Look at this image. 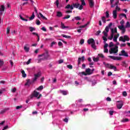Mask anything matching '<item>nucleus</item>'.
Listing matches in <instances>:
<instances>
[{"instance_id":"6ab92c4d","label":"nucleus","mask_w":130,"mask_h":130,"mask_svg":"<svg viewBox=\"0 0 130 130\" xmlns=\"http://www.w3.org/2000/svg\"><path fill=\"white\" fill-rule=\"evenodd\" d=\"M26 81H27V82L24 84L25 86H30V85L32 84V81H31V80L27 79Z\"/></svg>"},{"instance_id":"20e7f679","label":"nucleus","mask_w":130,"mask_h":130,"mask_svg":"<svg viewBox=\"0 0 130 130\" xmlns=\"http://www.w3.org/2000/svg\"><path fill=\"white\" fill-rule=\"evenodd\" d=\"M87 43L88 44H91V47L94 50H96L97 49V48L96 47V43L95 42V40H93V39H89L87 40Z\"/></svg>"},{"instance_id":"e433bc0d","label":"nucleus","mask_w":130,"mask_h":130,"mask_svg":"<svg viewBox=\"0 0 130 130\" xmlns=\"http://www.w3.org/2000/svg\"><path fill=\"white\" fill-rule=\"evenodd\" d=\"M125 27H126V28H129L130 27L129 22L127 21L126 22V25H125Z\"/></svg>"},{"instance_id":"ddd939ff","label":"nucleus","mask_w":130,"mask_h":130,"mask_svg":"<svg viewBox=\"0 0 130 130\" xmlns=\"http://www.w3.org/2000/svg\"><path fill=\"white\" fill-rule=\"evenodd\" d=\"M117 102L119 103L118 105H117V107L118 109H121V108H122V106H123L122 101H117Z\"/></svg>"},{"instance_id":"e2e57ef3","label":"nucleus","mask_w":130,"mask_h":130,"mask_svg":"<svg viewBox=\"0 0 130 130\" xmlns=\"http://www.w3.org/2000/svg\"><path fill=\"white\" fill-rule=\"evenodd\" d=\"M30 62H31V59H29L28 61L26 62V64H30Z\"/></svg>"},{"instance_id":"cd10ccee","label":"nucleus","mask_w":130,"mask_h":130,"mask_svg":"<svg viewBox=\"0 0 130 130\" xmlns=\"http://www.w3.org/2000/svg\"><path fill=\"white\" fill-rule=\"evenodd\" d=\"M24 49L26 52H29V48L27 46H24Z\"/></svg>"},{"instance_id":"a211bd4d","label":"nucleus","mask_w":130,"mask_h":130,"mask_svg":"<svg viewBox=\"0 0 130 130\" xmlns=\"http://www.w3.org/2000/svg\"><path fill=\"white\" fill-rule=\"evenodd\" d=\"M85 73L87 75H92V73L91 72V69L90 68L86 69Z\"/></svg>"},{"instance_id":"5701e85b","label":"nucleus","mask_w":130,"mask_h":130,"mask_svg":"<svg viewBox=\"0 0 130 130\" xmlns=\"http://www.w3.org/2000/svg\"><path fill=\"white\" fill-rule=\"evenodd\" d=\"M21 74L22 75V77L23 78H26L27 77V74H26V73H25V71L22 70L21 71Z\"/></svg>"},{"instance_id":"a19ab883","label":"nucleus","mask_w":130,"mask_h":130,"mask_svg":"<svg viewBox=\"0 0 130 130\" xmlns=\"http://www.w3.org/2000/svg\"><path fill=\"white\" fill-rule=\"evenodd\" d=\"M115 11H116V12L120 11V8L118 7V5L116 6V9Z\"/></svg>"},{"instance_id":"0e129e2a","label":"nucleus","mask_w":130,"mask_h":130,"mask_svg":"<svg viewBox=\"0 0 130 130\" xmlns=\"http://www.w3.org/2000/svg\"><path fill=\"white\" fill-rule=\"evenodd\" d=\"M104 52L107 53V52H108V49L107 48H104Z\"/></svg>"},{"instance_id":"c85d7f7f","label":"nucleus","mask_w":130,"mask_h":130,"mask_svg":"<svg viewBox=\"0 0 130 130\" xmlns=\"http://www.w3.org/2000/svg\"><path fill=\"white\" fill-rule=\"evenodd\" d=\"M60 92L63 95H68V91H67L61 90Z\"/></svg>"},{"instance_id":"9b49d317","label":"nucleus","mask_w":130,"mask_h":130,"mask_svg":"<svg viewBox=\"0 0 130 130\" xmlns=\"http://www.w3.org/2000/svg\"><path fill=\"white\" fill-rule=\"evenodd\" d=\"M6 9V8L5 7V6L1 5L0 7V16H3L4 15V13H5V10Z\"/></svg>"},{"instance_id":"c03bdc74","label":"nucleus","mask_w":130,"mask_h":130,"mask_svg":"<svg viewBox=\"0 0 130 130\" xmlns=\"http://www.w3.org/2000/svg\"><path fill=\"white\" fill-rule=\"evenodd\" d=\"M67 67L70 70H72L73 69V66L70 64V65H67Z\"/></svg>"},{"instance_id":"37998d69","label":"nucleus","mask_w":130,"mask_h":130,"mask_svg":"<svg viewBox=\"0 0 130 130\" xmlns=\"http://www.w3.org/2000/svg\"><path fill=\"white\" fill-rule=\"evenodd\" d=\"M114 45L113 44V42H111L109 43V47H113Z\"/></svg>"},{"instance_id":"423d86ee","label":"nucleus","mask_w":130,"mask_h":130,"mask_svg":"<svg viewBox=\"0 0 130 130\" xmlns=\"http://www.w3.org/2000/svg\"><path fill=\"white\" fill-rule=\"evenodd\" d=\"M118 52V46H116L114 48H112L109 50V53L110 54L112 53H117Z\"/></svg>"},{"instance_id":"13d9d810","label":"nucleus","mask_w":130,"mask_h":130,"mask_svg":"<svg viewBox=\"0 0 130 130\" xmlns=\"http://www.w3.org/2000/svg\"><path fill=\"white\" fill-rule=\"evenodd\" d=\"M59 0L56 1V6L58 8V5H59V2H58Z\"/></svg>"},{"instance_id":"864d4df0","label":"nucleus","mask_w":130,"mask_h":130,"mask_svg":"<svg viewBox=\"0 0 130 130\" xmlns=\"http://www.w3.org/2000/svg\"><path fill=\"white\" fill-rule=\"evenodd\" d=\"M101 33V30H98L96 34L95 35H96V36H98V35H100V34Z\"/></svg>"},{"instance_id":"7c9ffc66","label":"nucleus","mask_w":130,"mask_h":130,"mask_svg":"<svg viewBox=\"0 0 130 130\" xmlns=\"http://www.w3.org/2000/svg\"><path fill=\"white\" fill-rule=\"evenodd\" d=\"M102 20L103 22V23H104V24L106 23V19L105 18V16H103L102 17Z\"/></svg>"},{"instance_id":"72a5a7b5","label":"nucleus","mask_w":130,"mask_h":130,"mask_svg":"<svg viewBox=\"0 0 130 130\" xmlns=\"http://www.w3.org/2000/svg\"><path fill=\"white\" fill-rule=\"evenodd\" d=\"M10 31H11V27H8L7 28L6 34H10Z\"/></svg>"},{"instance_id":"4c0bfd02","label":"nucleus","mask_w":130,"mask_h":130,"mask_svg":"<svg viewBox=\"0 0 130 130\" xmlns=\"http://www.w3.org/2000/svg\"><path fill=\"white\" fill-rule=\"evenodd\" d=\"M81 2L82 6H86V3L85 2V0H81Z\"/></svg>"},{"instance_id":"473e14b6","label":"nucleus","mask_w":130,"mask_h":130,"mask_svg":"<svg viewBox=\"0 0 130 130\" xmlns=\"http://www.w3.org/2000/svg\"><path fill=\"white\" fill-rule=\"evenodd\" d=\"M75 20L76 21H80L81 20V17L80 16H76L74 17Z\"/></svg>"},{"instance_id":"39448f33","label":"nucleus","mask_w":130,"mask_h":130,"mask_svg":"<svg viewBox=\"0 0 130 130\" xmlns=\"http://www.w3.org/2000/svg\"><path fill=\"white\" fill-rule=\"evenodd\" d=\"M119 41H122V42L129 41V37H128V36L127 35H124V37L121 36L119 39Z\"/></svg>"},{"instance_id":"aec40b11","label":"nucleus","mask_w":130,"mask_h":130,"mask_svg":"<svg viewBox=\"0 0 130 130\" xmlns=\"http://www.w3.org/2000/svg\"><path fill=\"white\" fill-rule=\"evenodd\" d=\"M31 99H33V93H32L30 96L28 98V99L26 101V103H28V102H29Z\"/></svg>"},{"instance_id":"9d476101","label":"nucleus","mask_w":130,"mask_h":130,"mask_svg":"<svg viewBox=\"0 0 130 130\" xmlns=\"http://www.w3.org/2000/svg\"><path fill=\"white\" fill-rule=\"evenodd\" d=\"M119 56H125L126 57H128V54L124 50H122L121 51V53L119 54Z\"/></svg>"},{"instance_id":"680f3d73","label":"nucleus","mask_w":130,"mask_h":130,"mask_svg":"<svg viewBox=\"0 0 130 130\" xmlns=\"http://www.w3.org/2000/svg\"><path fill=\"white\" fill-rule=\"evenodd\" d=\"M85 40H84V39H82L80 40V44H84V42Z\"/></svg>"},{"instance_id":"f8f14e48","label":"nucleus","mask_w":130,"mask_h":130,"mask_svg":"<svg viewBox=\"0 0 130 130\" xmlns=\"http://www.w3.org/2000/svg\"><path fill=\"white\" fill-rule=\"evenodd\" d=\"M110 58L113 59L114 60H121V57H116L114 56H109Z\"/></svg>"},{"instance_id":"1a4fd4ad","label":"nucleus","mask_w":130,"mask_h":130,"mask_svg":"<svg viewBox=\"0 0 130 130\" xmlns=\"http://www.w3.org/2000/svg\"><path fill=\"white\" fill-rule=\"evenodd\" d=\"M34 76H35V77L33 79L34 83V82H36V81H37V79H38V78L41 77V72H39L37 74H35Z\"/></svg>"},{"instance_id":"4d7b16f0","label":"nucleus","mask_w":130,"mask_h":130,"mask_svg":"<svg viewBox=\"0 0 130 130\" xmlns=\"http://www.w3.org/2000/svg\"><path fill=\"white\" fill-rule=\"evenodd\" d=\"M55 44H56V42H52L51 44V47H52V46H53V45H55Z\"/></svg>"},{"instance_id":"bf43d9fd","label":"nucleus","mask_w":130,"mask_h":130,"mask_svg":"<svg viewBox=\"0 0 130 130\" xmlns=\"http://www.w3.org/2000/svg\"><path fill=\"white\" fill-rule=\"evenodd\" d=\"M41 30H42V31H44V32H46V28H45V27H42Z\"/></svg>"},{"instance_id":"4be33fe9","label":"nucleus","mask_w":130,"mask_h":130,"mask_svg":"<svg viewBox=\"0 0 130 130\" xmlns=\"http://www.w3.org/2000/svg\"><path fill=\"white\" fill-rule=\"evenodd\" d=\"M112 31L113 32V35H114V33H117V28L115 27L114 29H111V34H112Z\"/></svg>"},{"instance_id":"f03ea898","label":"nucleus","mask_w":130,"mask_h":130,"mask_svg":"<svg viewBox=\"0 0 130 130\" xmlns=\"http://www.w3.org/2000/svg\"><path fill=\"white\" fill-rule=\"evenodd\" d=\"M80 7V4L79 3H73L72 5L68 4L65 7V9H70V10H74V8H76V9H78Z\"/></svg>"},{"instance_id":"b1692460","label":"nucleus","mask_w":130,"mask_h":130,"mask_svg":"<svg viewBox=\"0 0 130 130\" xmlns=\"http://www.w3.org/2000/svg\"><path fill=\"white\" fill-rule=\"evenodd\" d=\"M61 36H62V37H64V38H67V39H70L72 38V37L71 36H67L66 35H61Z\"/></svg>"},{"instance_id":"2eb2a0df","label":"nucleus","mask_w":130,"mask_h":130,"mask_svg":"<svg viewBox=\"0 0 130 130\" xmlns=\"http://www.w3.org/2000/svg\"><path fill=\"white\" fill-rule=\"evenodd\" d=\"M89 1V5L90 8H93L94 7V0H88Z\"/></svg>"},{"instance_id":"6e6552de","label":"nucleus","mask_w":130,"mask_h":130,"mask_svg":"<svg viewBox=\"0 0 130 130\" xmlns=\"http://www.w3.org/2000/svg\"><path fill=\"white\" fill-rule=\"evenodd\" d=\"M106 68H108V69H110L111 70H113L115 71H116V67L112 66V64H110L109 63L105 64Z\"/></svg>"},{"instance_id":"4468645a","label":"nucleus","mask_w":130,"mask_h":130,"mask_svg":"<svg viewBox=\"0 0 130 130\" xmlns=\"http://www.w3.org/2000/svg\"><path fill=\"white\" fill-rule=\"evenodd\" d=\"M118 28L121 30L122 34H124L125 33V27L124 26H118Z\"/></svg>"},{"instance_id":"7ed1b4c3","label":"nucleus","mask_w":130,"mask_h":130,"mask_svg":"<svg viewBox=\"0 0 130 130\" xmlns=\"http://www.w3.org/2000/svg\"><path fill=\"white\" fill-rule=\"evenodd\" d=\"M109 32V28L108 26L106 27L105 30L103 31V34H104V36H103V40H104V42L105 43L106 41H107V36H108V33Z\"/></svg>"},{"instance_id":"f3484780","label":"nucleus","mask_w":130,"mask_h":130,"mask_svg":"<svg viewBox=\"0 0 130 130\" xmlns=\"http://www.w3.org/2000/svg\"><path fill=\"white\" fill-rule=\"evenodd\" d=\"M119 37V34H117L116 35L114 36L113 41L114 42H117V39Z\"/></svg>"},{"instance_id":"ea45409f","label":"nucleus","mask_w":130,"mask_h":130,"mask_svg":"<svg viewBox=\"0 0 130 130\" xmlns=\"http://www.w3.org/2000/svg\"><path fill=\"white\" fill-rule=\"evenodd\" d=\"M93 61L96 62L97 61H99V58H95V57H93Z\"/></svg>"},{"instance_id":"3c124183","label":"nucleus","mask_w":130,"mask_h":130,"mask_svg":"<svg viewBox=\"0 0 130 130\" xmlns=\"http://www.w3.org/2000/svg\"><path fill=\"white\" fill-rule=\"evenodd\" d=\"M120 24H121V26H123V24H124V20H122L120 22Z\"/></svg>"},{"instance_id":"2f4dec72","label":"nucleus","mask_w":130,"mask_h":130,"mask_svg":"<svg viewBox=\"0 0 130 130\" xmlns=\"http://www.w3.org/2000/svg\"><path fill=\"white\" fill-rule=\"evenodd\" d=\"M34 35H36L38 37V41H39L40 40V37H39V35H38V34H37L36 32H33Z\"/></svg>"},{"instance_id":"338daca9","label":"nucleus","mask_w":130,"mask_h":130,"mask_svg":"<svg viewBox=\"0 0 130 130\" xmlns=\"http://www.w3.org/2000/svg\"><path fill=\"white\" fill-rule=\"evenodd\" d=\"M36 24H37V25H40V24H41L40 21L39 20H38L37 21Z\"/></svg>"},{"instance_id":"603ef678","label":"nucleus","mask_w":130,"mask_h":130,"mask_svg":"<svg viewBox=\"0 0 130 130\" xmlns=\"http://www.w3.org/2000/svg\"><path fill=\"white\" fill-rule=\"evenodd\" d=\"M16 91H17V88H16V87L13 88L12 90V93H15Z\"/></svg>"},{"instance_id":"09e8293b","label":"nucleus","mask_w":130,"mask_h":130,"mask_svg":"<svg viewBox=\"0 0 130 130\" xmlns=\"http://www.w3.org/2000/svg\"><path fill=\"white\" fill-rule=\"evenodd\" d=\"M71 18V15H67L64 17L63 18V19H70Z\"/></svg>"},{"instance_id":"0eeeda50","label":"nucleus","mask_w":130,"mask_h":130,"mask_svg":"<svg viewBox=\"0 0 130 130\" xmlns=\"http://www.w3.org/2000/svg\"><path fill=\"white\" fill-rule=\"evenodd\" d=\"M33 96L34 97H36V98H37V99H40V98L42 97V94H39V92L35 90L34 91Z\"/></svg>"},{"instance_id":"de8ad7c7","label":"nucleus","mask_w":130,"mask_h":130,"mask_svg":"<svg viewBox=\"0 0 130 130\" xmlns=\"http://www.w3.org/2000/svg\"><path fill=\"white\" fill-rule=\"evenodd\" d=\"M120 16H122L123 17H124L125 18V19L127 18V17H126V15L124 13L120 14Z\"/></svg>"},{"instance_id":"393cba45","label":"nucleus","mask_w":130,"mask_h":130,"mask_svg":"<svg viewBox=\"0 0 130 130\" xmlns=\"http://www.w3.org/2000/svg\"><path fill=\"white\" fill-rule=\"evenodd\" d=\"M56 16L60 18V17H62V13L61 12L58 11Z\"/></svg>"},{"instance_id":"c9c22d12","label":"nucleus","mask_w":130,"mask_h":130,"mask_svg":"<svg viewBox=\"0 0 130 130\" xmlns=\"http://www.w3.org/2000/svg\"><path fill=\"white\" fill-rule=\"evenodd\" d=\"M19 17H20V19L22 20V21H25L26 22L28 21V19L23 18V17H22V15H19Z\"/></svg>"},{"instance_id":"a18cd8bd","label":"nucleus","mask_w":130,"mask_h":130,"mask_svg":"<svg viewBox=\"0 0 130 130\" xmlns=\"http://www.w3.org/2000/svg\"><path fill=\"white\" fill-rule=\"evenodd\" d=\"M66 26H64V24L62 22L61 23V28L62 29H65Z\"/></svg>"},{"instance_id":"dca6fc26","label":"nucleus","mask_w":130,"mask_h":130,"mask_svg":"<svg viewBox=\"0 0 130 130\" xmlns=\"http://www.w3.org/2000/svg\"><path fill=\"white\" fill-rule=\"evenodd\" d=\"M113 16L114 19H116L117 18V11H116V10H114L113 11Z\"/></svg>"},{"instance_id":"f704fd0d","label":"nucleus","mask_w":130,"mask_h":130,"mask_svg":"<svg viewBox=\"0 0 130 130\" xmlns=\"http://www.w3.org/2000/svg\"><path fill=\"white\" fill-rule=\"evenodd\" d=\"M129 120H128V118H125L123 119L121 121L122 122H127V121H129Z\"/></svg>"},{"instance_id":"774afa93","label":"nucleus","mask_w":130,"mask_h":130,"mask_svg":"<svg viewBox=\"0 0 130 130\" xmlns=\"http://www.w3.org/2000/svg\"><path fill=\"white\" fill-rule=\"evenodd\" d=\"M58 46H62V43L61 42H59L58 43Z\"/></svg>"},{"instance_id":"79ce46f5","label":"nucleus","mask_w":130,"mask_h":130,"mask_svg":"<svg viewBox=\"0 0 130 130\" xmlns=\"http://www.w3.org/2000/svg\"><path fill=\"white\" fill-rule=\"evenodd\" d=\"M66 14H71L72 13H73V10H67L66 11Z\"/></svg>"},{"instance_id":"c756f323","label":"nucleus","mask_w":130,"mask_h":130,"mask_svg":"<svg viewBox=\"0 0 130 130\" xmlns=\"http://www.w3.org/2000/svg\"><path fill=\"white\" fill-rule=\"evenodd\" d=\"M38 91H41V90H43V86L41 85L37 88Z\"/></svg>"},{"instance_id":"5fc2aeb1","label":"nucleus","mask_w":130,"mask_h":130,"mask_svg":"<svg viewBox=\"0 0 130 130\" xmlns=\"http://www.w3.org/2000/svg\"><path fill=\"white\" fill-rule=\"evenodd\" d=\"M81 57L78 58V65L81 64Z\"/></svg>"},{"instance_id":"58836bf2","label":"nucleus","mask_w":130,"mask_h":130,"mask_svg":"<svg viewBox=\"0 0 130 130\" xmlns=\"http://www.w3.org/2000/svg\"><path fill=\"white\" fill-rule=\"evenodd\" d=\"M106 18H109V11H107L106 12Z\"/></svg>"},{"instance_id":"bb28decb","label":"nucleus","mask_w":130,"mask_h":130,"mask_svg":"<svg viewBox=\"0 0 130 130\" xmlns=\"http://www.w3.org/2000/svg\"><path fill=\"white\" fill-rule=\"evenodd\" d=\"M113 36H114V35H113V31H112V34H111L110 37L108 38V39H109V40H112V39H113Z\"/></svg>"},{"instance_id":"8fccbe9b","label":"nucleus","mask_w":130,"mask_h":130,"mask_svg":"<svg viewBox=\"0 0 130 130\" xmlns=\"http://www.w3.org/2000/svg\"><path fill=\"white\" fill-rule=\"evenodd\" d=\"M123 96H124V97H126V96H127V93H126V91L123 92Z\"/></svg>"},{"instance_id":"052dcab7","label":"nucleus","mask_w":130,"mask_h":130,"mask_svg":"<svg viewBox=\"0 0 130 130\" xmlns=\"http://www.w3.org/2000/svg\"><path fill=\"white\" fill-rule=\"evenodd\" d=\"M97 84V82L94 80L93 82L92 83V86H95V84Z\"/></svg>"},{"instance_id":"69168bd1","label":"nucleus","mask_w":130,"mask_h":130,"mask_svg":"<svg viewBox=\"0 0 130 130\" xmlns=\"http://www.w3.org/2000/svg\"><path fill=\"white\" fill-rule=\"evenodd\" d=\"M62 62H63V60L60 59L58 60V63L60 64V63H62Z\"/></svg>"},{"instance_id":"412c9836","label":"nucleus","mask_w":130,"mask_h":130,"mask_svg":"<svg viewBox=\"0 0 130 130\" xmlns=\"http://www.w3.org/2000/svg\"><path fill=\"white\" fill-rule=\"evenodd\" d=\"M7 110H9L8 108L3 109L2 111H1L0 114H4V113H6V112L7 111Z\"/></svg>"},{"instance_id":"a878e982","label":"nucleus","mask_w":130,"mask_h":130,"mask_svg":"<svg viewBox=\"0 0 130 130\" xmlns=\"http://www.w3.org/2000/svg\"><path fill=\"white\" fill-rule=\"evenodd\" d=\"M34 8L35 9V12L36 13V15L38 16V17H39V15L38 14V11H37V8L34 6Z\"/></svg>"},{"instance_id":"f257e3e1","label":"nucleus","mask_w":130,"mask_h":130,"mask_svg":"<svg viewBox=\"0 0 130 130\" xmlns=\"http://www.w3.org/2000/svg\"><path fill=\"white\" fill-rule=\"evenodd\" d=\"M48 59H52V58L50 57V55H49L48 51H46L42 54L39 55L38 57V62L39 63L42 61L47 60Z\"/></svg>"},{"instance_id":"6e6d98bb","label":"nucleus","mask_w":130,"mask_h":130,"mask_svg":"<svg viewBox=\"0 0 130 130\" xmlns=\"http://www.w3.org/2000/svg\"><path fill=\"white\" fill-rule=\"evenodd\" d=\"M126 46V44L125 43L120 44V47H125V46Z\"/></svg>"},{"instance_id":"49530a36","label":"nucleus","mask_w":130,"mask_h":130,"mask_svg":"<svg viewBox=\"0 0 130 130\" xmlns=\"http://www.w3.org/2000/svg\"><path fill=\"white\" fill-rule=\"evenodd\" d=\"M81 59V61H82V62H84V61H85V56H83L81 57H80Z\"/></svg>"}]
</instances>
